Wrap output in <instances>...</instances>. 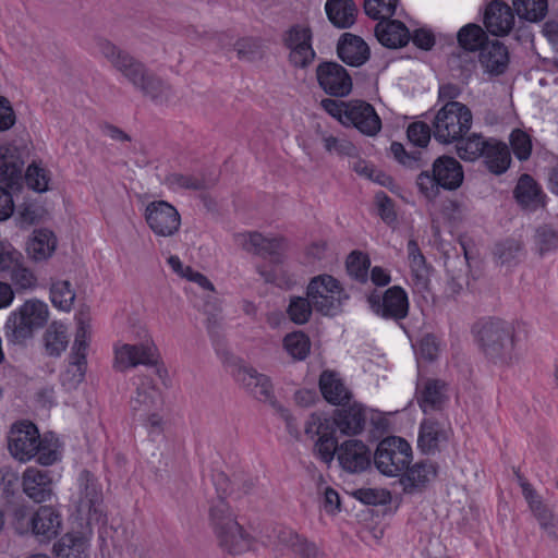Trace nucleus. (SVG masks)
Masks as SVG:
<instances>
[{
	"label": "nucleus",
	"instance_id": "nucleus-1",
	"mask_svg": "<svg viewBox=\"0 0 558 558\" xmlns=\"http://www.w3.org/2000/svg\"><path fill=\"white\" fill-rule=\"evenodd\" d=\"M27 157L25 146L5 144L0 146V183L13 191H21L23 183L35 192H46L50 178L46 169L32 163L24 171Z\"/></svg>",
	"mask_w": 558,
	"mask_h": 558
},
{
	"label": "nucleus",
	"instance_id": "nucleus-2",
	"mask_svg": "<svg viewBox=\"0 0 558 558\" xmlns=\"http://www.w3.org/2000/svg\"><path fill=\"white\" fill-rule=\"evenodd\" d=\"M412 459L411 446L398 436H389L380 440L373 456L374 464L381 474L401 475L400 483L407 493H412L417 486L415 473L418 463L410 468Z\"/></svg>",
	"mask_w": 558,
	"mask_h": 558
},
{
	"label": "nucleus",
	"instance_id": "nucleus-3",
	"mask_svg": "<svg viewBox=\"0 0 558 558\" xmlns=\"http://www.w3.org/2000/svg\"><path fill=\"white\" fill-rule=\"evenodd\" d=\"M474 333L481 351L490 362L511 365L518 360L512 324L492 318L476 324Z\"/></svg>",
	"mask_w": 558,
	"mask_h": 558
},
{
	"label": "nucleus",
	"instance_id": "nucleus-4",
	"mask_svg": "<svg viewBox=\"0 0 558 558\" xmlns=\"http://www.w3.org/2000/svg\"><path fill=\"white\" fill-rule=\"evenodd\" d=\"M48 319L49 308L45 302L38 299L26 300L8 316L3 326L4 339L8 344L26 347Z\"/></svg>",
	"mask_w": 558,
	"mask_h": 558
},
{
	"label": "nucleus",
	"instance_id": "nucleus-5",
	"mask_svg": "<svg viewBox=\"0 0 558 558\" xmlns=\"http://www.w3.org/2000/svg\"><path fill=\"white\" fill-rule=\"evenodd\" d=\"M209 519L220 546L230 554H241L251 548V538L236 522L228 502L219 496L211 501Z\"/></svg>",
	"mask_w": 558,
	"mask_h": 558
},
{
	"label": "nucleus",
	"instance_id": "nucleus-6",
	"mask_svg": "<svg viewBox=\"0 0 558 558\" xmlns=\"http://www.w3.org/2000/svg\"><path fill=\"white\" fill-rule=\"evenodd\" d=\"M464 180L462 165L452 156L436 158L430 170L421 172V193L429 201L436 199L440 190L456 191Z\"/></svg>",
	"mask_w": 558,
	"mask_h": 558
},
{
	"label": "nucleus",
	"instance_id": "nucleus-7",
	"mask_svg": "<svg viewBox=\"0 0 558 558\" xmlns=\"http://www.w3.org/2000/svg\"><path fill=\"white\" fill-rule=\"evenodd\" d=\"M472 123L473 114L466 105L448 101L434 118L433 135L441 144L456 143L469 133Z\"/></svg>",
	"mask_w": 558,
	"mask_h": 558
},
{
	"label": "nucleus",
	"instance_id": "nucleus-8",
	"mask_svg": "<svg viewBox=\"0 0 558 558\" xmlns=\"http://www.w3.org/2000/svg\"><path fill=\"white\" fill-rule=\"evenodd\" d=\"M76 320L77 328L70 354L71 362L60 376L61 385L69 391L76 389L85 378L87 368L86 357L90 339V324L88 317L84 314H80Z\"/></svg>",
	"mask_w": 558,
	"mask_h": 558
},
{
	"label": "nucleus",
	"instance_id": "nucleus-9",
	"mask_svg": "<svg viewBox=\"0 0 558 558\" xmlns=\"http://www.w3.org/2000/svg\"><path fill=\"white\" fill-rule=\"evenodd\" d=\"M306 295L314 308L323 315H336L343 299H348L337 279L330 275H319L311 279Z\"/></svg>",
	"mask_w": 558,
	"mask_h": 558
},
{
	"label": "nucleus",
	"instance_id": "nucleus-10",
	"mask_svg": "<svg viewBox=\"0 0 558 558\" xmlns=\"http://www.w3.org/2000/svg\"><path fill=\"white\" fill-rule=\"evenodd\" d=\"M98 50L112 68L121 73L136 89L149 73L142 61L107 39L98 41Z\"/></svg>",
	"mask_w": 558,
	"mask_h": 558
},
{
	"label": "nucleus",
	"instance_id": "nucleus-11",
	"mask_svg": "<svg viewBox=\"0 0 558 558\" xmlns=\"http://www.w3.org/2000/svg\"><path fill=\"white\" fill-rule=\"evenodd\" d=\"M313 33L310 26L294 24L282 35L283 46L289 50V62L298 69L308 68L316 58L312 46Z\"/></svg>",
	"mask_w": 558,
	"mask_h": 558
},
{
	"label": "nucleus",
	"instance_id": "nucleus-12",
	"mask_svg": "<svg viewBox=\"0 0 558 558\" xmlns=\"http://www.w3.org/2000/svg\"><path fill=\"white\" fill-rule=\"evenodd\" d=\"M40 436L32 422L15 423L8 436L10 453L21 462L29 461L39 450Z\"/></svg>",
	"mask_w": 558,
	"mask_h": 558
},
{
	"label": "nucleus",
	"instance_id": "nucleus-13",
	"mask_svg": "<svg viewBox=\"0 0 558 558\" xmlns=\"http://www.w3.org/2000/svg\"><path fill=\"white\" fill-rule=\"evenodd\" d=\"M150 230L158 236H172L181 226L178 209L166 201H154L147 204L144 213Z\"/></svg>",
	"mask_w": 558,
	"mask_h": 558
},
{
	"label": "nucleus",
	"instance_id": "nucleus-14",
	"mask_svg": "<svg viewBox=\"0 0 558 558\" xmlns=\"http://www.w3.org/2000/svg\"><path fill=\"white\" fill-rule=\"evenodd\" d=\"M158 361V349L151 339L137 344H123L114 351L113 367L124 372L137 365L151 366Z\"/></svg>",
	"mask_w": 558,
	"mask_h": 558
},
{
	"label": "nucleus",
	"instance_id": "nucleus-15",
	"mask_svg": "<svg viewBox=\"0 0 558 558\" xmlns=\"http://www.w3.org/2000/svg\"><path fill=\"white\" fill-rule=\"evenodd\" d=\"M318 85L333 97H344L352 90V78L348 71L333 61L322 62L316 69Z\"/></svg>",
	"mask_w": 558,
	"mask_h": 558
},
{
	"label": "nucleus",
	"instance_id": "nucleus-16",
	"mask_svg": "<svg viewBox=\"0 0 558 558\" xmlns=\"http://www.w3.org/2000/svg\"><path fill=\"white\" fill-rule=\"evenodd\" d=\"M234 241L247 253L269 257L274 263L281 262V254L284 250L282 238H266L257 231H252L235 234Z\"/></svg>",
	"mask_w": 558,
	"mask_h": 558
},
{
	"label": "nucleus",
	"instance_id": "nucleus-17",
	"mask_svg": "<svg viewBox=\"0 0 558 558\" xmlns=\"http://www.w3.org/2000/svg\"><path fill=\"white\" fill-rule=\"evenodd\" d=\"M233 377L255 399L277 407L272 384L267 375L251 366L240 365L233 371Z\"/></svg>",
	"mask_w": 558,
	"mask_h": 558
},
{
	"label": "nucleus",
	"instance_id": "nucleus-18",
	"mask_svg": "<svg viewBox=\"0 0 558 558\" xmlns=\"http://www.w3.org/2000/svg\"><path fill=\"white\" fill-rule=\"evenodd\" d=\"M367 300L371 308L381 317L401 319L408 314L407 293L398 286L389 288L383 296L372 293Z\"/></svg>",
	"mask_w": 558,
	"mask_h": 558
},
{
	"label": "nucleus",
	"instance_id": "nucleus-19",
	"mask_svg": "<svg viewBox=\"0 0 558 558\" xmlns=\"http://www.w3.org/2000/svg\"><path fill=\"white\" fill-rule=\"evenodd\" d=\"M375 36L377 40L386 48L398 49L407 46L410 40L418 47V29L410 33L404 23L385 19L379 21L375 26Z\"/></svg>",
	"mask_w": 558,
	"mask_h": 558
},
{
	"label": "nucleus",
	"instance_id": "nucleus-20",
	"mask_svg": "<svg viewBox=\"0 0 558 558\" xmlns=\"http://www.w3.org/2000/svg\"><path fill=\"white\" fill-rule=\"evenodd\" d=\"M518 483L522 489V495L529 505V508L539 526L545 530L548 534L555 535L558 520L555 517L551 509L544 502L542 496L536 489L527 482V480L520 474L515 473Z\"/></svg>",
	"mask_w": 558,
	"mask_h": 558
},
{
	"label": "nucleus",
	"instance_id": "nucleus-21",
	"mask_svg": "<svg viewBox=\"0 0 558 558\" xmlns=\"http://www.w3.org/2000/svg\"><path fill=\"white\" fill-rule=\"evenodd\" d=\"M343 125H353L362 134L376 135L381 129V121L374 107L363 100H351L347 108Z\"/></svg>",
	"mask_w": 558,
	"mask_h": 558
},
{
	"label": "nucleus",
	"instance_id": "nucleus-22",
	"mask_svg": "<svg viewBox=\"0 0 558 558\" xmlns=\"http://www.w3.org/2000/svg\"><path fill=\"white\" fill-rule=\"evenodd\" d=\"M338 461L349 473H362L372 464V452L361 440L350 439L339 446Z\"/></svg>",
	"mask_w": 558,
	"mask_h": 558
},
{
	"label": "nucleus",
	"instance_id": "nucleus-23",
	"mask_svg": "<svg viewBox=\"0 0 558 558\" xmlns=\"http://www.w3.org/2000/svg\"><path fill=\"white\" fill-rule=\"evenodd\" d=\"M78 483V511L86 513L89 520H98L101 514L99 506L102 502V493L96 477L89 471L84 470L80 474Z\"/></svg>",
	"mask_w": 558,
	"mask_h": 558
},
{
	"label": "nucleus",
	"instance_id": "nucleus-24",
	"mask_svg": "<svg viewBox=\"0 0 558 558\" xmlns=\"http://www.w3.org/2000/svg\"><path fill=\"white\" fill-rule=\"evenodd\" d=\"M449 401V386L442 379L427 378L421 388V411L427 414L442 416V411Z\"/></svg>",
	"mask_w": 558,
	"mask_h": 558
},
{
	"label": "nucleus",
	"instance_id": "nucleus-25",
	"mask_svg": "<svg viewBox=\"0 0 558 558\" xmlns=\"http://www.w3.org/2000/svg\"><path fill=\"white\" fill-rule=\"evenodd\" d=\"M341 407V409L335 411L331 420L332 428L339 430L342 435L354 436L360 434L366 423L365 408L356 402Z\"/></svg>",
	"mask_w": 558,
	"mask_h": 558
},
{
	"label": "nucleus",
	"instance_id": "nucleus-26",
	"mask_svg": "<svg viewBox=\"0 0 558 558\" xmlns=\"http://www.w3.org/2000/svg\"><path fill=\"white\" fill-rule=\"evenodd\" d=\"M484 24L486 29L495 36L507 35L514 25L512 9L502 1L493 0L485 10Z\"/></svg>",
	"mask_w": 558,
	"mask_h": 558
},
{
	"label": "nucleus",
	"instance_id": "nucleus-27",
	"mask_svg": "<svg viewBox=\"0 0 558 558\" xmlns=\"http://www.w3.org/2000/svg\"><path fill=\"white\" fill-rule=\"evenodd\" d=\"M337 54L345 64L361 66L369 59L371 51L363 38L344 33L338 41Z\"/></svg>",
	"mask_w": 558,
	"mask_h": 558
},
{
	"label": "nucleus",
	"instance_id": "nucleus-28",
	"mask_svg": "<svg viewBox=\"0 0 558 558\" xmlns=\"http://www.w3.org/2000/svg\"><path fill=\"white\" fill-rule=\"evenodd\" d=\"M23 492L35 502L48 500L52 494V480L48 471L27 468L23 473Z\"/></svg>",
	"mask_w": 558,
	"mask_h": 558
},
{
	"label": "nucleus",
	"instance_id": "nucleus-29",
	"mask_svg": "<svg viewBox=\"0 0 558 558\" xmlns=\"http://www.w3.org/2000/svg\"><path fill=\"white\" fill-rule=\"evenodd\" d=\"M440 416L424 418L421 423V453L434 456L440 451V446L448 441V429Z\"/></svg>",
	"mask_w": 558,
	"mask_h": 558
},
{
	"label": "nucleus",
	"instance_id": "nucleus-30",
	"mask_svg": "<svg viewBox=\"0 0 558 558\" xmlns=\"http://www.w3.org/2000/svg\"><path fill=\"white\" fill-rule=\"evenodd\" d=\"M60 527V515L51 507L41 506L32 518V531L40 542L54 538Z\"/></svg>",
	"mask_w": 558,
	"mask_h": 558
},
{
	"label": "nucleus",
	"instance_id": "nucleus-31",
	"mask_svg": "<svg viewBox=\"0 0 558 558\" xmlns=\"http://www.w3.org/2000/svg\"><path fill=\"white\" fill-rule=\"evenodd\" d=\"M319 389L324 398L335 405L349 404L352 393L336 372L324 371L319 377Z\"/></svg>",
	"mask_w": 558,
	"mask_h": 558
},
{
	"label": "nucleus",
	"instance_id": "nucleus-32",
	"mask_svg": "<svg viewBox=\"0 0 558 558\" xmlns=\"http://www.w3.org/2000/svg\"><path fill=\"white\" fill-rule=\"evenodd\" d=\"M480 62L488 73L502 74L509 62L507 47L497 40L486 43L480 52Z\"/></svg>",
	"mask_w": 558,
	"mask_h": 558
},
{
	"label": "nucleus",
	"instance_id": "nucleus-33",
	"mask_svg": "<svg viewBox=\"0 0 558 558\" xmlns=\"http://www.w3.org/2000/svg\"><path fill=\"white\" fill-rule=\"evenodd\" d=\"M279 545L290 549L296 558H320L317 546L290 529L277 533Z\"/></svg>",
	"mask_w": 558,
	"mask_h": 558
},
{
	"label": "nucleus",
	"instance_id": "nucleus-34",
	"mask_svg": "<svg viewBox=\"0 0 558 558\" xmlns=\"http://www.w3.org/2000/svg\"><path fill=\"white\" fill-rule=\"evenodd\" d=\"M517 202L525 209L535 210L544 206V194L536 181L529 174H522L513 191Z\"/></svg>",
	"mask_w": 558,
	"mask_h": 558
},
{
	"label": "nucleus",
	"instance_id": "nucleus-35",
	"mask_svg": "<svg viewBox=\"0 0 558 558\" xmlns=\"http://www.w3.org/2000/svg\"><path fill=\"white\" fill-rule=\"evenodd\" d=\"M137 89L156 105H168L175 98L172 86L151 71H149Z\"/></svg>",
	"mask_w": 558,
	"mask_h": 558
},
{
	"label": "nucleus",
	"instance_id": "nucleus-36",
	"mask_svg": "<svg viewBox=\"0 0 558 558\" xmlns=\"http://www.w3.org/2000/svg\"><path fill=\"white\" fill-rule=\"evenodd\" d=\"M325 10L329 21L338 28L351 27L357 13L353 0H327Z\"/></svg>",
	"mask_w": 558,
	"mask_h": 558
},
{
	"label": "nucleus",
	"instance_id": "nucleus-37",
	"mask_svg": "<svg viewBox=\"0 0 558 558\" xmlns=\"http://www.w3.org/2000/svg\"><path fill=\"white\" fill-rule=\"evenodd\" d=\"M482 157L484 158L487 169L494 174L506 172L511 162L508 146L496 138H490L487 149H485Z\"/></svg>",
	"mask_w": 558,
	"mask_h": 558
},
{
	"label": "nucleus",
	"instance_id": "nucleus-38",
	"mask_svg": "<svg viewBox=\"0 0 558 558\" xmlns=\"http://www.w3.org/2000/svg\"><path fill=\"white\" fill-rule=\"evenodd\" d=\"M57 240L52 231L48 229L34 230L33 236L27 242V253L34 260H45L54 252Z\"/></svg>",
	"mask_w": 558,
	"mask_h": 558
},
{
	"label": "nucleus",
	"instance_id": "nucleus-39",
	"mask_svg": "<svg viewBox=\"0 0 558 558\" xmlns=\"http://www.w3.org/2000/svg\"><path fill=\"white\" fill-rule=\"evenodd\" d=\"M464 252V259L457 256L453 259H447L446 268L448 275L447 292L450 296L459 294L464 284L468 282V251L463 243H461Z\"/></svg>",
	"mask_w": 558,
	"mask_h": 558
},
{
	"label": "nucleus",
	"instance_id": "nucleus-40",
	"mask_svg": "<svg viewBox=\"0 0 558 558\" xmlns=\"http://www.w3.org/2000/svg\"><path fill=\"white\" fill-rule=\"evenodd\" d=\"M490 138H485L481 133H470L460 137L456 144L458 156L464 161H475L480 159Z\"/></svg>",
	"mask_w": 558,
	"mask_h": 558
},
{
	"label": "nucleus",
	"instance_id": "nucleus-41",
	"mask_svg": "<svg viewBox=\"0 0 558 558\" xmlns=\"http://www.w3.org/2000/svg\"><path fill=\"white\" fill-rule=\"evenodd\" d=\"M158 397L157 389L150 380H145L136 389V395L131 399V410L134 415L144 417L155 408Z\"/></svg>",
	"mask_w": 558,
	"mask_h": 558
},
{
	"label": "nucleus",
	"instance_id": "nucleus-42",
	"mask_svg": "<svg viewBox=\"0 0 558 558\" xmlns=\"http://www.w3.org/2000/svg\"><path fill=\"white\" fill-rule=\"evenodd\" d=\"M44 341L49 356H60L69 343L64 325L53 322L45 331Z\"/></svg>",
	"mask_w": 558,
	"mask_h": 558
},
{
	"label": "nucleus",
	"instance_id": "nucleus-43",
	"mask_svg": "<svg viewBox=\"0 0 558 558\" xmlns=\"http://www.w3.org/2000/svg\"><path fill=\"white\" fill-rule=\"evenodd\" d=\"M22 258H16L9 267H4L3 277H9L16 290H28L36 286L35 275L23 266Z\"/></svg>",
	"mask_w": 558,
	"mask_h": 558
},
{
	"label": "nucleus",
	"instance_id": "nucleus-44",
	"mask_svg": "<svg viewBox=\"0 0 558 558\" xmlns=\"http://www.w3.org/2000/svg\"><path fill=\"white\" fill-rule=\"evenodd\" d=\"M459 46L466 51H477L486 45L487 36L481 26L468 24L457 35Z\"/></svg>",
	"mask_w": 558,
	"mask_h": 558
},
{
	"label": "nucleus",
	"instance_id": "nucleus-45",
	"mask_svg": "<svg viewBox=\"0 0 558 558\" xmlns=\"http://www.w3.org/2000/svg\"><path fill=\"white\" fill-rule=\"evenodd\" d=\"M513 9L519 17L538 22L546 16L548 3L547 0H513Z\"/></svg>",
	"mask_w": 558,
	"mask_h": 558
},
{
	"label": "nucleus",
	"instance_id": "nucleus-46",
	"mask_svg": "<svg viewBox=\"0 0 558 558\" xmlns=\"http://www.w3.org/2000/svg\"><path fill=\"white\" fill-rule=\"evenodd\" d=\"M336 429L319 430L320 435L315 444V452L325 463H330L335 454H338V440Z\"/></svg>",
	"mask_w": 558,
	"mask_h": 558
},
{
	"label": "nucleus",
	"instance_id": "nucleus-47",
	"mask_svg": "<svg viewBox=\"0 0 558 558\" xmlns=\"http://www.w3.org/2000/svg\"><path fill=\"white\" fill-rule=\"evenodd\" d=\"M50 300L59 310L69 312L75 300V292L68 280L53 282L50 288Z\"/></svg>",
	"mask_w": 558,
	"mask_h": 558
},
{
	"label": "nucleus",
	"instance_id": "nucleus-48",
	"mask_svg": "<svg viewBox=\"0 0 558 558\" xmlns=\"http://www.w3.org/2000/svg\"><path fill=\"white\" fill-rule=\"evenodd\" d=\"M399 0H364V12L373 19L384 21L391 19L396 14Z\"/></svg>",
	"mask_w": 558,
	"mask_h": 558
},
{
	"label": "nucleus",
	"instance_id": "nucleus-49",
	"mask_svg": "<svg viewBox=\"0 0 558 558\" xmlns=\"http://www.w3.org/2000/svg\"><path fill=\"white\" fill-rule=\"evenodd\" d=\"M320 138L324 148L328 153H336L339 156L356 157L359 151L356 146L344 137H336L333 135L320 132Z\"/></svg>",
	"mask_w": 558,
	"mask_h": 558
},
{
	"label": "nucleus",
	"instance_id": "nucleus-50",
	"mask_svg": "<svg viewBox=\"0 0 558 558\" xmlns=\"http://www.w3.org/2000/svg\"><path fill=\"white\" fill-rule=\"evenodd\" d=\"M165 183L172 190L187 189L201 191L209 187V184L203 178L177 172L168 174L165 178Z\"/></svg>",
	"mask_w": 558,
	"mask_h": 558
},
{
	"label": "nucleus",
	"instance_id": "nucleus-51",
	"mask_svg": "<svg viewBox=\"0 0 558 558\" xmlns=\"http://www.w3.org/2000/svg\"><path fill=\"white\" fill-rule=\"evenodd\" d=\"M283 345L287 352L295 360L302 361L310 353V339L303 332H292L284 337Z\"/></svg>",
	"mask_w": 558,
	"mask_h": 558
},
{
	"label": "nucleus",
	"instance_id": "nucleus-52",
	"mask_svg": "<svg viewBox=\"0 0 558 558\" xmlns=\"http://www.w3.org/2000/svg\"><path fill=\"white\" fill-rule=\"evenodd\" d=\"M445 342L439 336L427 332L421 338V360L434 363L445 350Z\"/></svg>",
	"mask_w": 558,
	"mask_h": 558
},
{
	"label": "nucleus",
	"instance_id": "nucleus-53",
	"mask_svg": "<svg viewBox=\"0 0 558 558\" xmlns=\"http://www.w3.org/2000/svg\"><path fill=\"white\" fill-rule=\"evenodd\" d=\"M371 262L367 255L353 251L347 259V270L351 277L360 282L367 280V272Z\"/></svg>",
	"mask_w": 558,
	"mask_h": 558
},
{
	"label": "nucleus",
	"instance_id": "nucleus-54",
	"mask_svg": "<svg viewBox=\"0 0 558 558\" xmlns=\"http://www.w3.org/2000/svg\"><path fill=\"white\" fill-rule=\"evenodd\" d=\"M313 304L311 300L302 296L291 298L290 304L288 307V315L290 319L299 325L305 324L308 322L312 315Z\"/></svg>",
	"mask_w": 558,
	"mask_h": 558
},
{
	"label": "nucleus",
	"instance_id": "nucleus-55",
	"mask_svg": "<svg viewBox=\"0 0 558 558\" xmlns=\"http://www.w3.org/2000/svg\"><path fill=\"white\" fill-rule=\"evenodd\" d=\"M535 245L539 255H544L558 247V233L549 226L537 228L535 233Z\"/></svg>",
	"mask_w": 558,
	"mask_h": 558
},
{
	"label": "nucleus",
	"instance_id": "nucleus-56",
	"mask_svg": "<svg viewBox=\"0 0 558 558\" xmlns=\"http://www.w3.org/2000/svg\"><path fill=\"white\" fill-rule=\"evenodd\" d=\"M510 144L515 157L520 160H526L531 156L532 142L530 136L520 129L510 134Z\"/></svg>",
	"mask_w": 558,
	"mask_h": 558
},
{
	"label": "nucleus",
	"instance_id": "nucleus-57",
	"mask_svg": "<svg viewBox=\"0 0 558 558\" xmlns=\"http://www.w3.org/2000/svg\"><path fill=\"white\" fill-rule=\"evenodd\" d=\"M205 314L207 315V330L209 335L215 338L218 337L221 328V306L216 298L206 301L204 305Z\"/></svg>",
	"mask_w": 558,
	"mask_h": 558
},
{
	"label": "nucleus",
	"instance_id": "nucleus-58",
	"mask_svg": "<svg viewBox=\"0 0 558 558\" xmlns=\"http://www.w3.org/2000/svg\"><path fill=\"white\" fill-rule=\"evenodd\" d=\"M522 246L515 240H506L496 245L495 256L501 265H511L521 253Z\"/></svg>",
	"mask_w": 558,
	"mask_h": 558
},
{
	"label": "nucleus",
	"instance_id": "nucleus-59",
	"mask_svg": "<svg viewBox=\"0 0 558 558\" xmlns=\"http://www.w3.org/2000/svg\"><path fill=\"white\" fill-rule=\"evenodd\" d=\"M233 47L240 59L252 61L259 56L260 43L256 38H241Z\"/></svg>",
	"mask_w": 558,
	"mask_h": 558
},
{
	"label": "nucleus",
	"instance_id": "nucleus-60",
	"mask_svg": "<svg viewBox=\"0 0 558 558\" xmlns=\"http://www.w3.org/2000/svg\"><path fill=\"white\" fill-rule=\"evenodd\" d=\"M421 296L425 302L430 300L432 304L437 303V295L434 291V286L432 283L430 274L432 269L425 265V258L421 254Z\"/></svg>",
	"mask_w": 558,
	"mask_h": 558
},
{
	"label": "nucleus",
	"instance_id": "nucleus-61",
	"mask_svg": "<svg viewBox=\"0 0 558 558\" xmlns=\"http://www.w3.org/2000/svg\"><path fill=\"white\" fill-rule=\"evenodd\" d=\"M375 201L377 204L378 215L387 225H392L397 220L392 199L383 191L376 193Z\"/></svg>",
	"mask_w": 558,
	"mask_h": 558
},
{
	"label": "nucleus",
	"instance_id": "nucleus-62",
	"mask_svg": "<svg viewBox=\"0 0 558 558\" xmlns=\"http://www.w3.org/2000/svg\"><path fill=\"white\" fill-rule=\"evenodd\" d=\"M353 496L365 505L385 504L389 498L386 490L376 488H360L353 493Z\"/></svg>",
	"mask_w": 558,
	"mask_h": 558
},
{
	"label": "nucleus",
	"instance_id": "nucleus-63",
	"mask_svg": "<svg viewBox=\"0 0 558 558\" xmlns=\"http://www.w3.org/2000/svg\"><path fill=\"white\" fill-rule=\"evenodd\" d=\"M390 151L393 158L402 166L408 168H414L418 161V157L415 151H408L404 146L399 142H392L390 145Z\"/></svg>",
	"mask_w": 558,
	"mask_h": 558
},
{
	"label": "nucleus",
	"instance_id": "nucleus-64",
	"mask_svg": "<svg viewBox=\"0 0 558 558\" xmlns=\"http://www.w3.org/2000/svg\"><path fill=\"white\" fill-rule=\"evenodd\" d=\"M322 108L328 112L331 117L338 119L342 124H344L347 117V108L349 107V102H344L337 99L325 98L320 101Z\"/></svg>",
	"mask_w": 558,
	"mask_h": 558
}]
</instances>
